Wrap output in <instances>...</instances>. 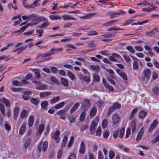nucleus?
I'll list each match as a JSON object with an SVG mask.
<instances>
[{"label": "nucleus", "mask_w": 159, "mask_h": 159, "mask_svg": "<svg viewBox=\"0 0 159 159\" xmlns=\"http://www.w3.org/2000/svg\"><path fill=\"white\" fill-rule=\"evenodd\" d=\"M34 30H31L28 32H26L24 33V35H29L33 34L34 32Z\"/></svg>", "instance_id": "obj_61"}, {"label": "nucleus", "mask_w": 159, "mask_h": 159, "mask_svg": "<svg viewBox=\"0 0 159 159\" xmlns=\"http://www.w3.org/2000/svg\"><path fill=\"white\" fill-rule=\"evenodd\" d=\"M83 80H84L85 82L87 83L89 82L90 81L89 77L88 76H84Z\"/></svg>", "instance_id": "obj_64"}, {"label": "nucleus", "mask_w": 159, "mask_h": 159, "mask_svg": "<svg viewBox=\"0 0 159 159\" xmlns=\"http://www.w3.org/2000/svg\"><path fill=\"white\" fill-rule=\"evenodd\" d=\"M90 106V101L88 99H84L82 103L81 108L84 111L87 110Z\"/></svg>", "instance_id": "obj_4"}, {"label": "nucleus", "mask_w": 159, "mask_h": 159, "mask_svg": "<svg viewBox=\"0 0 159 159\" xmlns=\"http://www.w3.org/2000/svg\"><path fill=\"white\" fill-rule=\"evenodd\" d=\"M45 126L43 124H41L39 126L38 133L41 134L43 131Z\"/></svg>", "instance_id": "obj_29"}, {"label": "nucleus", "mask_w": 159, "mask_h": 159, "mask_svg": "<svg viewBox=\"0 0 159 159\" xmlns=\"http://www.w3.org/2000/svg\"><path fill=\"white\" fill-rule=\"evenodd\" d=\"M98 34L97 32L92 30L88 31L87 33V34L89 35H97Z\"/></svg>", "instance_id": "obj_38"}, {"label": "nucleus", "mask_w": 159, "mask_h": 159, "mask_svg": "<svg viewBox=\"0 0 159 159\" xmlns=\"http://www.w3.org/2000/svg\"><path fill=\"white\" fill-rule=\"evenodd\" d=\"M49 25V24L47 22H45L43 23L41 25L38 26V27L40 28H44L48 26Z\"/></svg>", "instance_id": "obj_43"}, {"label": "nucleus", "mask_w": 159, "mask_h": 159, "mask_svg": "<svg viewBox=\"0 0 159 159\" xmlns=\"http://www.w3.org/2000/svg\"><path fill=\"white\" fill-rule=\"evenodd\" d=\"M27 111L26 110H23L20 114V117L22 118L24 117L27 114Z\"/></svg>", "instance_id": "obj_54"}, {"label": "nucleus", "mask_w": 159, "mask_h": 159, "mask_svg": "<svg viewBox=\"0 0 159 159\" xmlns=\"http://www.w3.org/2000/svg\"><path fill=\"white\" fill-rule=\"evenodd\" d=\"M48 105V102L47 101H44L42 102L41 103L42 108H45Z\"/></svg>", "instance_id": "obj_28"}, {"label": "nucleus", "mask_w": 159, "mask_h": 159, "mask_svg": "<svg viewBox=\"0 0 159 159\" xmlns=\"http://www.w3.org/2000/svg\"><path fill=\"white\" fill-rule=\"evenodd\" d=\"M138 66L139 65L137 61H134L133 62V68L134 70H136L138 69Z\"/></svg>", "instance_id": "obj_50"}, {"label": "nucleus", "mask_w": 159, "mask_h": 159, "mask_svg": "<svg viewBox=\"0 0 159 159\" xmlns=\"http://www.w3.org/2000/svg\"><path fill=\"white\" fill-rule=\"evenodd\" d=\"M62 151L61 150L59 149L57 154V159H60L62 155Z\"/></svg>", "instance_id": "obj_58"}, {"label": "nucleus", "mask_w": 159, "mask_h": 159, "mask_svg": "<svg viewBox=\"0 0 159 159\" xmlns=\"http://www.w3.org/2000/svg\"><path fill=\"white\" fill-rule=\"evenodd\" d=\"M65 114V111L64 110H62L59 111L57 112V114L60 116H63Z\"/></svg>", "instance_id": "obj_57"}, {"label": "nucleus", "mask_w": 159, "mask_h": 159, "mask_svg": "<svg viewBox=\"0 0 159 159\" xmlns=\"http://www.w3.org/2000/svg\"><path fill=\"white\" fill-rule=\"evenodd\" d=\"M152 90L156 95H157L159 93V88L154 86L152 88Z\"/></svg>", "instance_id": "obj_41"}, {"label": "nucleus", "mask_w": 159, "mask_h": 159, "mask_svg": "<svg viewBox=\"0 0 159 159\" xmlns=\"http://www.w3.org/2000/svg\"><path fill=\"white\" fill-rule=\"evenodd\" d=\"M38 23L39 22L37 20H32V22L31 23L28 24V25H29V26H33L38 24Z\"/></svg>", "instance_id": "obj_55"}, {"label": "nucleus", "mask_w": 159, "mask_h": 159, "mask_svg": "<svg viewBox=\"0 0 159 159\" xmlns=\"http://www.w3.org/2000/svg\"><path fill=\"white\" fill-rule=\"evenodd\" d=\"M115 154L112 151H110L109 152V157L110 159H112L114 157Z\"/></svg>", "instance_id": "obj_51"}, {"label": "nucleus", "mask_w": 159, "mask_h": 159, "mask_svg": "<svg viewBox=\"0 0 159 159\" xmlns=\"http://www.w3.org/2000/svg\"><path fill=\"white\" fill-rule=\"evenodd\" d=\"M126 49L129 52L132 53H133L134 52V50L133 49V48L131 46H128L126 47Z\"/></svg>", "instance_id": "obj_49"}, {"label": "nucleus", "mask_w": 159, "mask_h": 159, "mask_svg": "<svg viewBox=\"0 0 159 159\" xmlns=\"http://www.w3.org/2000/svg\"><path fill=\"white\" fill-rule=\"evenodd\" d=\"M62 17L63 19L65 20H75V18L71 17L70 16L68 15H63L62 16Z\"/></svg>", "instance_id": "obj_21"}, {"label": "nucleus", "mask_w": 159, "mask_h": 159, "mask_svg": "<svg viewBox=\"0 0 159 159\" xmlns=\"http://www.w3.org/2000/svg\"><path fill=\"white\" fill-rule=\"evenodd\" d=\"M121 107V105L119 103L115 102L113 104L112 106L110 107L109 108L112 111L115 109L119 108Z\"/></svg>", "instance_id": "obj_11"}, {"label": "nucleus", "mask_w": 159, "mask_h": 159, "mask_svg": "<svg viewBox=\"0 0 159 159\" xmlns=\"http://www.w3.org/2000/svg\"><path fill=\"white\" fill-rule=\"evenodd\" d=\"M138 110L137 108H135L133 109L131 111L130 116L129 117V119L130 120H131L132 119L133 117L134 116V115L136 112Z\"/></svg>", "instance_id": "obj_18"}, {"label": "nucleus", "mask_w": 159, "mask_h": 159, "mask_svg": "<svg viewBox=\"0 0 159 159\" xmlns=\"http://www.w3.org/2000/svg\"><path fill=\"white\" fill-rule=\"evenodd\" d=\"M48 143L47 141H44L43 143L42 146V150L44 152L46 151L48 149Z\"/></svg>", "instance_id": "obj_27"}, {"label": "nucleus", "mask_w": 159, "mask_h": 159, "mask_svg": "<svg viewBox=\"0 0 159 159\" xmlns=\"http://www.w3.org/2000/svg\"><path fill=\"white\" fill-rule=\"evenodd\" d=\"M130 126L132 129V134H133L136 130V123L134 120L131 122Z\"/></svg>", "instance_id": "obj_9"}, {"label": "nucleus", "mask_w": 159, "mask_h": 159, "mask_svg": "<svg viewBox=\"0 0 159 159\" xmlns=\"http://www.w3.org/2000/svg\"><path fill=\"white\" fill-rule=\"evenodd\" d=\"M32 82L36 85V88L38 90H46L48 89L47 85L44 84H41V82L39 80H36L34 79H32Z\"/></svg>", "instance_id": "obj_2"}, {"label": "nucleus", "mask_w": 159, "mask_h": 159, "mask_svg": "<svg viewBox=\"0 0 159 159\" xmlns=\"http://www.w3.org/2000/svg\"><path fill=\"white\" fill-rule=\"evenodd\" d=\"M97 109L96 107H93L90 110V116L91 117H93L96 114Z\"/></svg>", "instance_id": "obj_15"}, {"label": "nucleus", "mask_w": 159, "mask_h": 159, "mask_svg": "<svg viewBox=\"0 0 159 159\" xmlns=\"http://www.w3.org/2000/svg\"><path fill=\"white\" fill-rule=\"evenodd\" d=\"M88 46L89 48H93L96 46V44L94 43L93 41H91L88 42Z\"/></svg>", "instance_id": "obj_45"}, {"label": "nucleus", "mask_w": 159, "mask_h": 159, "mask_svg": "<svg viewBox=\"0 0 159 159\" xmlns=\"http://www.w3.org/2000/svg\"><path fill=\"white\" fill-rule=\"evenodd\" d=\"M0 110L3 115L5 114V107L2 104H0Z\"/></svg>", "instance_id": "obj_40"}, {"label": "nucleus", "mask_w": 159, "mask_h": 159, "mask_svg": "<svg viewBox=\"0 0 159 159\" xmlns=\"http://www.w3.org/2000/svg\"><path fill=\"white\" fill-rule=\"evenodd\" d=\"M105 86L110 91H112L114 90L113 88L108 84H107Z\"/></svg>", "instance_id": "obj_56"}, {"label": "nucleus", "mask_w": 159, "mask_h": 159, "mask_svg": "<svg viewBox=\"0 0 159 159\" xmlns=\"http://www.w3.org/2000/svg\"><path fill=\"white\" fill-rule=\"evenodd\" d=\"M19 111V110L18 107H16L14 108L13 112V117L15 120L17 119L18 116Z\"/></svg>", "instance_id": "obj_12"}, {"label": "nucleus", "mask_w": 159, "mask_h": 159, "mask_svg": "<svg viewBox=\"0 0 159 159\" xmlns=\"http://www.w3.org/2000/svg\"><path fill=\"white\" fill-rule=\"evenodd\" d=\"M147 114V113L145 111H142L140 112L139 117L140 118H143L145 117Z\"/></svg>", "instance_id": "obj_32"}, {"label": "nucleus", "mask_w": 159, "mask_h": 159, "mask_svg": "<svg viewBox=\"0 0 159 159\" xmlns=\"http://www.w3.org/2000/svg\"><path fill=\"white\" fill-rule=\"evenodd\" d=\"M27 48V46H25V47L22 46V47H20V48H18L19 53H20V52H22L23 51L25 50Z\"/></svg>", "instance_id": "obj_59"}, {"label": "nucleus", "mask_w": 159, "mask_h": 159, "mask_svg": "<svg viewBox=\"0 0 159 159\" xmlns=\"http://www.w3.org/2000/svg\"><path fill=\"white\" fill-rule=\"evenodd\" d=\"M130 133V129L129 128H128L126 130V132L125 135V138H128Z\"/></svg>", "instance_id": "obj_62"}, {"label": "nucleus", "mask_w": 159, "mask_h": 159, "mask_svg": "<svg viewBox=\"0 0 159 159\" xmlns=\"http://www.w3.org/2000/svg\"><path fill=\"white\" fill-rule=\"evenodd\" d=\"M62 48H52L49 52H46L44 53L39 54L38 55L37 57H41L45 58L44 59L47 60H49L51 58L50 56L54 54L57 53V52H60L62 50Z\"/></svg>", "instance_id": "obj_1"}, {"label": "nucleus", "mask_w": 159, "mask_h": 159, "mask_svg": "<svg viewBox=\"0 0 159 159\" xmlns=\"http://www.w3.org/2000/svg\"><path fill=\"white\" fill-rule=\"evenodd\" d=\"M97 126V123L94 121H93L89 128L90 131L92 134L93 135L95 134Z\"/></svg>", "instance_id": "obj_5"}, {"label": "nucleus", "mask_w": 159, "mask_h": 159, "mask_svg": "<svg viewBox=\"0 0 159 159\" xmlns=\"http://www.w3.org/2000/svg\"><path fill=\"white\" fill-rule=\"evenodd\" d=\"M52 94V92L49 91H46L41 92L39 93V96L41 98L48 97Z\"/></svg>", "instance_id": "obj_10"}, {"label": "nucleus", "mask_w": 159, "mask_h": 159, "mask_svg": "<svg viewBox=\"0 0 159 159\" xmlns=\"http://www.w3.org/2000/svg\"><path fill=\"white\" fill-rule=\"evenodd\" d=\"M85 116V113L84 112H82L80 116V121H83L84 120Z\"/></svg>", "instance_id": "obj_52"}, {"label": "nucleus", "mask_w": 159, "mask_h": 159, "mask_svg": "<svg viewBox=\"0 0 159 159\" xmlns=\"http://www.w3.org/2000/svg\"><path fill=\"white\" fill-rule=\"evenodd\" d=\"M80 104L79 103H76L72 107L70 110V112L71 113L73 112L79 107Z\"/></svg>", "instance_id": "obj_34"}, {"label": "nucleus", "mask_w": 159, "mask_h": 159, "mask_svg": "<svg viewBox=\"0 0 159 159\" xmlns=\"http://www.w3.org/2000/svg\"><path fill=\"white\" fill-rule=\"evenodd\" d=\"M125 132V128H122L120 130V134L119 137L121 139L123 136Z\"/></svg>", "instance_id": "obj_46"}, {"label": "nucleus", "mask_w": 159, "mask_h": 159, "mask_svg": "<svg viewBox=\"0 0 159 159\" xmlns=\"http://www.w3.org/2000/svg\"><path fill=\"white\" fill-rule=\"evenodd\" d=\"M22 4L26 8L29 7L33 8V7L32 4L28 5L26 1H22Z\"/></svg>", "instance_id": "obj_48"}, {"label": "nucleus", "mask_w": 159, "mask_h": 159, "mask_svg": "<svg viewBox=\"0 0 159 159\" xmlns=\"http://www.w3.org/2000/svg\"><path fill=\"white\" fill-rule=\"evenodd\" d=\"M39 100L36 98H32L31 100V102L32 103L34 104L35 105H37L39 103Z\"/></svg>", "instance_id": "obj_23"}, {"label": "nucleus", "mask_w": 159, "mask_h": 159, "mask_svg": "<svg viewBox=\"0 0 159 159\" xmlns=\"http://www.w3.org/2000/svg\"><path fill=\"white\" fill-rule=\"evenodd\" d=\"M109 134V133L108 130H106L104 131L103 133V137L105 139L107 138Z\"/></svg>", "instance_id": "obj_47"}, {"label": "nucleus", "mask_w": 159, "mask_h": 159, "mask_svg": "<svg viewBox=\"0 0 159 159\" xmlns=\"http://www.w3.org/2000/svg\"><path fill=\"white\" fill-rule=\"evenodd\" d=\"M101 128L99 127L98 128L96 132V136H100L101 135Z\"/></svg>", "instance_id": "obj_53"}, {"label": "nucleus", "mask_w": 159, "mask_h": 159, "mask_svg": "<svg viewBox=\"0 0 159 159\" xmlns=\"http://www.w3.org/2000/svg\"><path fill=\"white\" fill-rule=\"evenodd\" d=\"M107 119H104L102 123V126L103 129H105L107 125Z\"/></svg>", "instance_id": "obj_44"}, {"label": "nucleus", "mask_w": 159, "mask_h": 159, "mask_svg": "<svg viewBox=\"0 0 159 159\" xmlns=\"http://www.w3.org/2000/svg\"><path fill=\"white\" fill-rule=\"evenodd\" d=\"M30 140H26L24 144V147L23 148V150L25 149V152L26 151V150L28 148V147L29 146L30 144Z\"/></svg>", "instance_id": "obj_24"}, {"label": "nucleus", "mask_w": 159, "mask_h": 159, "mask_svg": "<svg viewBox=\"0 0 159 159\" xmlns=\"http://www.w3.org/2000/svg\"><path fill=\"white\" fill-rule=\"evenodd\" d=\"M85 145L83 141L81 142L79 152L81 154H83L85 152Z\"/></svg>", "instance_id": "obj_14"}, {"label": "nucleus", "mask_w": 159, "mask_h": 159, "mask_svg": "<svg viewBox=\"0 0 159 159\" xmlns=\"http://www.w3.org/2000/svg\"><path fill=\"white\" fill-rule=\"evenodd\" d=\"M94 80L97 82H99L100 80V78L98 75L96 74H93V75Z\"/></svg>", "instance_id": "obj_39"}, {"label": "nucleus", "mask_w": 159, "mask_h": 159, "mask_svg": "<svg viewBox=\"0 0 159 159\" xmlns=\"http://www.w3.org/2000/svg\"><path fill=\"white\" fill-rule=\"evenodd\" d=\"M106 70L107 72L110 73L111 74V77H112V78H114V77H113V75L114 74V72L112 70H111V69H106Z\"/></svg>", "instance_id": "obj_63"}, {"label": "nucleus", "mask_w": 159, "mask_h": 159, "mask_svg": "<svg viewBox=\"0 0 159 159\" xmlns=\"http://www.w3.org/2000/svg\"><path fill=\"white\" fill-rule=\"evenodd\" d=\"M67 74L69 77L72 80H75V75L71 72L70 71H68L67 72Z\"/></svg>", "instance_id": "obj_31"}, {"label": "nucleus", "mask_w": 159, "mask_h": 159, "mask_svg": "<svg viewBox=\"0 0 159 159\" xmlns=\"http://www.w3.org/2000/svg\"><path fill=\"white\" fill-rule=\"evenodd\" d=\"M90 67L92 70H94L96 71H98L100 68L99 66L98 65L96 66L91 65L90 66Z\"/></svg>", "instance_id": "obj_35"}, {"label": "nucleus", "mask_w": 159, "mask_h": 159, "mask_svg": "<svg viewBox=\"0 0 159 159\" xmlns=\"http://www.w3.org/2000/svg\"><path fill=\"white\" fill-rule=\"evenodd\" d=\"M34 75L35 78L37 79H39L41 78V75L39 71L37 70H35L34 71Z\"/></svg>", "instance_id": "obj_25"}, {"label": "nucleus", "mask_w": 159, "mask_h": 159, "mask_svg": "<svg viewBox=\"0 0 159 159\" xmlns=\"http://www.w3.org/2000/svg\"><path fill=\"white\" fill-rule=\"evenodd\" d=\"M125 13L124 11H123L120 10H119L117 12H114L112 13L110 15L111 16L110 17L111 18H112L115 17V15H120V14H124Z\"/></svg>", "instance_id": "obj_20"}, {"label": "nucleus", "mask_w": 159, "mask_h": 159, "mask_svg": "<svg viewBox=\"0 0 159 159\" xmlns=\"http://www.w3.org/2000/svg\"><path fill=\"white\" fill-rule=\"evenodd\" d=\"M34 116H30L28 120V124L30 127H31L33 124L34 122Z\"/></svg>", "instance_id": "obj_17"}, {"label": "nucleus", "mask_w": 159, "mask_h": 159, "mask_svg": "<svg viewBox=\"0 0 159 159\" xmlns=\"http://www.w3.org/2000/svg\"><path fill=\"white\" fill-rule=\"evenodd\" d=\"M60 133L59 131L57 130L54 133H52L51 134V137L56 140L57 142H58L60 140V139L59 138Z\"/></svg>", "instance_id": "obj_6"}, {"label": "nucleus", "mask_w": 159, "mask_h": 159, "mask_svg": "<svg viewBox=\"0 0 159 159\" xmlns=\"http://www.w3.org/2000/svg\"><path fill=\"white\" fill-rule=\"evenodd\" d=\"M26 127V124L23 123L21 127L19 130V134H22L25 131Z\"/></svg>", "instance_id": "obj_19"}, {"label": "nucleus", "mask_w": 159, "mask_h": 159, "mask_svg": "<svg viewBox=\"0 0 159 159\" xmlns=\"http://www.w3.org/2000/svg\"><path fill=\"white\" fill-rule=\"evenodd\" d=\"M116 72L117 73L119 74L120 76L124 80H127V77L126 75L124 73L122 72L121 70L119 69H117L116 70Z\"/></svg>", "instance_id": "obj_13"}, {"label": "nucleus", "mask_w": 159, "mask_h": 159, "mask_svg": "<svg viewBox=\"0 0 159 159\" xmlns=\"http://www.w3.org/2000/svg\"><path fill=\"white\" fill-rule=\"evenodd\" d=\"M60 99V97L59 96H57L52 99L51 100H50V103L51 104H53L59 101Z\"/></svg>", "instance_id": "obj_26"}, {"label": "nucleus", "mask_w": 159, "mask_h": 159, "mask_svg": "<svg viewBox=\"0 0 159 159\" xmlns=\"http://www.w3.org/2000/svg\"><path fill=\"white\" fill-rule=\"evenodd\" d=\"M143 77L142 78L141 80L144 81L146 79L148 80L150 77L151 73L150 70L148 69H147L143 70Z\"/></svg>", "instance_id": "obj_3"}, {"label": "nucleus", "mask_w": 159, "mask_h": 159, "mask_svg": "<svg viewBox=\"0 0 159 159\" xmlns=\"http://www.w3.org/2000/svg\"><path fill=\"white\" fill-rule=\"evenodd\" d=\"M119 133V131L118 130H116L114 131L113 133V136L114 138H117L118 136V135Z\"/></svg>", "instance_id": "obj_60"}, {"label": "nucleus", "mask_w": 159, "mask_h": 159, "mask_svg": "<svg viewBox=\"0 0 159 159\" xmlns=\"http://www.w3.org/2000/svg\"><path fill=\"white\" fill-rule=\"evenodd\" d=\"M158 124V122L156 120H154L150 126L148 131L149 133L152 132L153 129L156 127Z\"/></svg>", "instance_id": "obj_7"}, {"label": "nucleus", "mask_w": 159, "mask_h": 159, "mask_svg": "<svg viewBox=\"0 0 159 159\" xmlns=\"http://www.w3.org/2000/svg\"><path fill=\"white\" fill-rule=\"evenodd\" d=\"M64 102H62L55 106L54 107L56 109H59L62 107L64 105Z\"/></svg>", "instance_id": "obj_42"}, {"label": "nucleus", "mask_w": 159, "mask_h": 159, "mask_svg": "<svg viewBox=\"0 0 159 159\" xmlns=\"http://www.w3.org/2000/svg\"><path fill=\"white\" fill-rule=\"evenodd\" d=\"M2 101L6 106L8 107H10V102L8 100L5 98H3Z\"/></svg>", "instance_id": "obj_33"}, {"label": "nucleus", "mask_w": 159, "mask_h": 159, "mask_svg": "<svg viewBox=\"0 0 159 159\" xmlns=\"http://www.w3.org/2000/svg\"><path fill=\"white\" fill-rule=\"evenodd\" d=\"M61 83L64 86L66 87L68 86V81L67 79L64 78H61Z\"/></svg>", "instance_id": "obj_16"}, {"label": "nucleus", "mask_w": 159, "mask_h": 159, "mask_svg": "<svg viewBox=\"0 0 159 159\" xmlns=\"http://www.w3.org/2000/svg\"><path fill=\"white\" fill-rule=\"evenodd\" d=\"M118 21V20H112L105 23L103 25L106 26H111L113 24V23Z\"/></svg>", "instance_id": "obj_22"}, {"label": "nucleus", "mask_w": 159, "mask_h": 159, "mask_svg": "<svg viewBox=\"0 0 159 159\" xmlns=\"http://www.w3.org/2000/svg\"><path fill=\"white\" fill-rule=\"evenodd\" d=\"M112 120L113 125H116L119 123L120 119L118 115L116 114H115L113 116Z\"/></svg>", "instance_id": "obj_8"}, {"label": "nucleus", "mask_w": 159, "mask_h": 159, "mask_svg": "<svg viewBox=\"0 0 159 159\" xmlns=\"http://www.w3.org/2000/svg\"><path fill=\"white\" fill-rule=\"evenodd\" d=\"M50 18L52 20H58V19H61V18L60 16H55L53 15H50L49 16Z\"/></svg>", "instance_id": "obj_30"}, {"label": "nucleus", "mask_w": 159, "mask_h": 159, "mask_svg": "<svg viewBox=\"0 0 159 159\" xmlns=\"http://www.w3.org/2000/svg\"><path fill=\"white\" fill-rule=\"evenodd\" d=\"M74 140V137L72 136L70 137V140L68 144L67 147L68 148L70 147L72 145Z\"/></svg>", "instance_id": "obj_36"}, {"label": "nucleus", "mask_w": 159, "mask_h": 159, "mask_svg": "<svg viewBox=\"0 0 159 159\" xmlns=\"http://www.w3.org/2000/svg\"><path fill=\"white\" fill-rule=\"evenodd\" d=\"M29 26V25H28V24H27L26 25H25V26L22 27L20 28V30L15 31V32H14V33H18V32H22L25 29H26V28H27Z\"/></svg>", "instance_id": "obj_37"}]
</instances>
